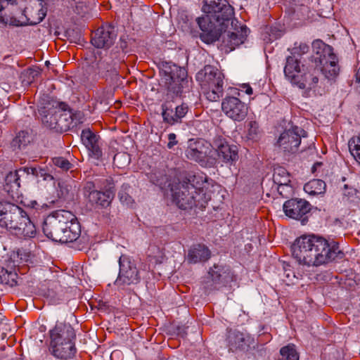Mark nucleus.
<instances>
[{
  "mask_svg": "<svg viewBox=\"0 0 360 360\" xmlns=\"http://www.w3.org/2000/svg\"><path fill=\"white\" fill-rule=\"evenodd\" d=\"M292 257L302 265L320 266L333 260L338 252V244L329 243L322 236L304 234L297 237L290 246Z\"/></svg>",
  "mask_w": 360,
  "mask_h": 360,
  "instance_id": "nucleus-1",
  "label": "nucleus"
},
{
  "mask_svg": "<svg viewBox=\"0 0 360 360\" xmlns=\"http://www.w3.org/2000/svg\"><path fill=\"white\" fill-rule=\"evenodd\" d=\"M202 11L207 15L197 19L200 28L204 32L200 38L207 43L212 42L215 40L210 34L214 25L212 20L222 25L232 18L234 10L226 0H204Z\"/></svg>",
  "mask_w": 360,
  "mask_h": 360,
  "instance_id": "nucleus-2",
  "label": "nucleus"
},
{
  "mask_svg": "<svg viewBox=\"0 0 360 360\" xmlns=\"http://www.w3.org/2000/svg\"><path fill=\"white\" fill-rule=\"evenodd\" d=\"M173 201L182 210L197 207H205L210 199L203 189L195 187L191 180L180 182L175 189H172Z\"/></svg>",
  "mask_w": 360,
  "mask_h": 360,
  "instance_id": "nucleus-3",
  "label": "nucleus"
},
{
  "mask_svg": "<svg viewBox=\"0 0 360 360\" xmlns=\"http://www.w3.org/2000/svg\"><path fill=\"white\" fill-rule=\"evenodd\" d=\"M195 79L208 101H217L222 96L224 75L216 67L205 65L197 72Z\"/></svg>",
  "mask_w": 360,
  "mask_h": 360,
  "instance_id": "nucleus-4",
  "label": "nucleus"
},
{
  "mask_svg": "<svg viewBox=\"0 0 360 360\" xmlns=\"http://www.w3.org/2000/svg\"><path fill=\"white\" fill-rule=\"evenodd\" d=\"M312 46L316 50L314 66L316 70L328 79L335 78L339 74L340 67L338 58L333 52V48L321 40H315Z\"/></svg>",
  "mask_w": 360,
  "mask_h": 360,
  "instance_id": "nucleus-5",
  "label": "nucleus"
},
{
  "mask_svg": "<svg viewBox=\"0 0 360 360\" xmlns=\"http://www.w3.org/2000/svg\"><path fill=\"white\" fill-rule=\"evenodd\" d=\"M120 271L114 284L119 289L127 285H135L140 282L139 271L129 257L122 255L119 259Z\"/></svg>",
  "mask_w": 360,
  "mask_h": 360,
  "instance_id": "nucleus-6",
  "label": "nucleus"
},
{
  "mask_svg": "<svg viewBox=\"0 0 360 360\" xmlns=\"http://www.w3.org/2000/svg\"><path fill=\"white\" fill-rule=\"evenodd\" d=\"M25 212L18 205L8 202H0V226L6 229H16L18 221Z\"/></svg>",
  "mask_w": 360,
  "mask_h": 360,
  "instance_id": "nucleus-7",
  "label": "nucleus"
},
{
  "mask_svg": "<svg viewBox=\"0 0 360 360\" xmlns=\"http://www.w3.org/2000/svg\"><path fill=\"white\" fill-rule=\"evenodd\" d=\"M221 109L227 117L236 122L243 121L248 112L247 105L235 96L225 97L221 102Z\"/></svg>",
  "mask_w": 360,
  "mask_h": 360,
  "instance_id": "nucleus-8",
  "label": "nucleus"
},
{
  "mask_svg": "<svg viewBox=\"0 0 360 360\" xmlns=\"http://www.w3.org/2000/svg\"><path fill=\"white\" fill-rule=\"evenodd\" d=\"M304 134L305 131L302 129L293 127L281 134L276 144L285 152L295 153L297 150L301 143V137L304 136Z\"/></svg>",
  "mask_w": 360,
  "mask_h": 360,
  "instance_id": "nucleus-9",
  "label": "nucleus"
},
{
  "mask_svg": "<svg viewBox=\"0 0 360 360\" xmlns=\"http://www.w3.org/2000/svg\"><path fill=\"white\" fill-rule=\"evenodd\" d=\"M49 341L76 345V332L70 323L56 322L49 331Z\"/></svg>",
  "mask_w": 360,
  "mask_h": 360,
  "instance_id": "nucleus-10",
  "label": "nucleus"
},
{
  "mask_svg": "<svg viewBox=\"0 0 360 360\" xmlns=\"http://www.w3.org/2000/svg\"><path fill=\"white\" fill-rule=\"evenodd\" d=\"M213 148L215 150L217 158L219 161L232 165L238 158V148L236 146L230 145L225 139L217 138L213 142Z\"/></svg>",
  "mask_w": 360,
  "mask_h": 360,
  "instance_id": "nucleus-11",
  "label": "nucleus"
},
{
  "mask_svg": "<svg viewBox=\"0 0 360 360\" xmlns=\"http://www.w3.org/2000/svg\"><path fill=\"white\" fill-rule=\"evenodd\" d=\"M94 187L93 183L88 182L84 187L85 192H89L88 198L90 202L97 207L106 208L109 207L115 197V191L109 188L104 191L92 190ZM86 195V193H85Z\"/></svg>",
  "mask_w": 360,
  "mask_h": 360,
  "instance_id": "nucleus-12",
  "label": "nucleus"
},
{
  "mask_svg": "<svg viewBox=\"0 0 360 360\" xmlns=\"http://www.w3.org/2000/svg\"><path fill=\"white\" fill-rule=\"evenodd\" d=\"M209 150L208 143L203 139H191L185 151L186 158L198 162H204Z\"/></svg>",
  "mask_w": 360,
  "mask_h": 360,
  "instance_id": "nucleus-13",
  "label": "nucleus"
},
{
  "mask_svg": "<svg viewBox=\"0 0 360 360\" xmlns=\"http://www.w3.org/2000/svg\"><path fill=\"white\" fill-rule=\"evenodd\" d=\"M311 210V205L303 199L292 198L283 204V211L286 216L294 219H301Z\"/></svg>",
  "mask_w": 360,
  "mask_h": 360,
  "instance_id": "nucleus-14",
  "label": "nucleus"
},
{
  "mask_svg": "<svg viewBox=\"0 0 360 360\" xmlns=\"http://www.w3.org/2000/svg\"><path fill=\"white\" fill-rule=\"evenodd\" d=\"M116 35L110 26H101L98 28L91 37V42L98 49L109 48L115 41Z\"/></svg>",
  "mask_w": 360,
  "mask_h": 360,
  "instance_id": "nucleus-15",
  "label": "nucleus"
},
{
  "mask_svg": "<svg viewBox=\"0 0 360 360\" xmlns=\"http://www.w3.org/2000/svg\"><path fill=\"white\" fill-rule=\"evenodd\" d=\"M208 274L212 281L219 286H227L236 281V276L229 266L214 264Z\"/></svg>",
  "mask_w": 360,
  "mask_h": 360,
  "instance_id": "nucleus-16",
  "label": "nucleus"
},
{
  "mask_svg": "<svg viewBox=\"0 0 360 360\" xmlns=\"http://www.w3.org/2000/svg\"><path fill=\"white\" fill-rule=\"evenodd\" d=\"M49 352L57 359L70 360L75 357L77 349L75 345L49 341Z\"/></svg>",
  "mask_w": 360,
  "mask_h": 360,
  "instance_id": "nucleus-17",
  "label": "nucleus"
},
{
  "mask_svg": "<svg viewBox=\"0 0 360 360\" xmlns=\"http://www.w3.org/2000/svg\"><path fill=\"white\" fill-rule=\"evenodd\" d=\"M100 136L90 129H84L81 133V141L87 149L89 154L98 160L102 156V150L99 146Z\"/></svg>",
  "mask_w": 360,
  "mask_h": 360,
  "instance_id": "nucleus-18",
  "label": "nucleus"
},
{
  "mask_svg": "<svg viewBox=\"0 0 360 360\" xmlns=\"http://www.w3.org/2000/svg\"><path fill=\"white\" fill-rule=\"evenodd\" d=\"M319 70H316L314 65L307 68V71L301 75L295 82L293 85L306 91L314 90L319 83Z\"/></svg>",
  "mask_w": 360,
  "mask_h": 360,
  "instance_id": "nucleus-19",
  "label": "nucleus"
},
{
  "mask_svg": "<svg viewBox=\"0 0 360 360\" xmlns=\"http://www.w3.org/2000/svg\"><path fill=\"white\" fill-rule=\"evenodd\" d=\"M58 107L63 110V115H65L64 119V131L70 128L77 127L84 121V115L82 111H72L68 109V105L63 102L58 103Z\"/></svg>",
  "mask_w": 360,
  "mask_h": 360,
  "instance_id": "nucleus-20",
  "label": "nucleus"
},
{
  "mask_svg": "<svg viewBox=\"0 0 360 360\" xmlns=\"http://www.w3.org/2000/svg\"><path fill=\"white\" fill-rule=\"evenodd\" d=\"M56 103V108L53 111L49 112L42 118L43 124L49 128L64 130V119L65 115H63V110L58 107V103Z\"/></svg>",
  "mask_w": 360,
  "mask_h": 360,
  "instance_id": "nucleus-21",
  "label": "nucleus"
},
{
  "mask_svg": "<svg viewBox=\"0 0 360 360\" xmlns=\"http://www.w3.org/2000/svg\"><path fill=\"white\" fill-rule=\"evenodd\" d=\"M211 252L209 248L203 244L193 245L188 250L187 261L191 264L203 262L208 260Z\"/></svg>",
  "mask_w": 360,
  "mask_h": 360,
  "instance_id": "nucleus-22",
  "label": "nucleus"
},
{
  "mask_svg": "<svg viewBox=\"0 0 360 360\" xmlns=\"http://www.w3.org/2000/svg\"><path fill=\"white\" fill-rule=\"evenodd\" d=\"M43 232L45 236L53 241L59 242L60 237L63 233V228L60 226L59 222L51 216L48 217L43 224Z\"/></svg>",
  "mask_w": 360,
  "mask_h": 360,
  "instance_id": "nucleus-23",
  "label": "nucleus"
},
{
  "mask_svg": "<svg viewBox=\"0 0 360 360\" xmlns=\"http://www.w3.org/2000/svg\"><path fill=\"white\" fill-rule=\"evenodd\" d=\"M300 64V60L295 56H290L286 58L284 74L292 84L300 77L301 68Z\"/></svg>",
  "mask_w": 360,
  "mask_h": 360,
  "instance_id": "nucleus-24",
  "label": "nucleus"
},
{
  "mask_svg": "<svg viewBox=\"0 0 360 360\" xmlns=\"http://www.w3.org/2000/svg\"><path fill=\"white\" fill-rule=\"evenodd\" d=\"M16 234L25 238H32L36 235L37 231L34 224L30 221L25 212L21 219L18 221L16 229Z\"/></svg>",
  "mask_w": 360,
  "mask_h": 360,
  "instance_id": "nucleus-25",
  "label": "nucleus"
},
{
  "mask_svg": "<svg viewBox=\"0 0 360 360\" xmlns=\"http://www.w3.org/2000/svg\"><path fill=\"white\" fill-rule=\"evenodd\" d=\"M304 191L309 195H323L326 191V184L321 179H312L304 184Z\"/></svg>",
  "mask_w": 360,
  "mask_h": 360,
  "instance_id": "nucleus-26",
  "label": "nucleus"
},
{
  "mask_svg": "<svg viewBox=\"0 0 360 360\" xmlns=\"http://www.w3.org/2000/svg\"><path fill=\"white\" fill-rule=\"evenodd\" d=\"M80 226L77 221L70 224V226L63 229L59 242L61 243H71L76 240L80 235Z\"/></svg>",
  "mask_w": 360,
  "mask_h": 360,
  "instance_id": "nucleus-27",
  "label": "nucleus"
},
{
  "mask_svg": "<svg viewBox=\"0 0 360 360\" xmlns=\"http://www.w3.org/2000/svg\"><path fill=\"white\" fill-rule=\"evenodd\" d=\"M51 217L57 219L63 230L69 227L70 224L77 221V217L72 212L64 210L54 212Z\"/></svg>",
  "mask_w": 360,
  "mask_h": 360,
  "instance_id": "nucleus-28",
  "label": "nucleus"
},
{
  "mask_svg": "<svg viewBox=\"0 0 360 360\" xmlns=\"http://www.w3.org/2000/svg\"><path fill=\"white\" fill-rule=\"evenodd\" d=\"M228 342L231 351L236 352L238 349H242L245 345L244 335L238 331L229 333L228 335Z\"/></svg>",
  "mask_w": 360,
  "mask_h": 360,
  "instance_id": "nucleus-29",
  "label": "nucleus"
},
{
  "mask_svg": "<svg viewBox=\"0 0 360 360\" xmlns=\"http://www.w3.org/2000/svg\"><path fill=\"white\" fill-rule=\"evenodd\" d=\"M180 77L177 79L176 82L174 80V77L172 76V79L174 80V83H175L177 86H174L171 84L169 86V91H172L174 94L176 96H180L183 92V89L185 87H188L189 81L187 79V73L184 69H179Z\"/></svg>",
  "mask_w": 360,
  "mask_h": 360,
  "instance_id": "nucleus-30",
  "label": "nucleus"
},
{
  "mask_svg": "<svg viewBox=\"0 0 360 360\" xmlns=\"http://www.w3.org/2000/svg\"><path fill=\"white\" fill-rule=\"evenodd\" d=\"M245 41V37L243 34H238L235 32H231L227 34V37L223 39V43L229 51H233L236 46L243 44Z\"/></svg>",
  "mask_w": 360,
  "mask_h": 360,
  "instance_id": "nucleus-31",
  "label": "nucleus"
},
{
  "mask_svg": "<svg viewBox=\"0 0 360 360\" xmlns=\"http://www.w3.org/2000/svg\"><path fill=\"white\" fill-rule=\"evenodd\" d=\"M281 357L277 360H299V354L293 344L283 347L280 350Z\"/></svg>",
  "mask_w": 360,
  "mask_h": 360,
  "instance_id": "nucleus-32",
  "label": "nucleus"
},
{
  "mask_svg": "<svg viewBox=\"0 0 360 360\" xmlns=\"http://www.w3.org/2000/svg\"><path fill=\"white\" fill-rule=\"evenodd\" d=\"M31 141V136L28 131L22 130L19 131L12 141V146L21 148L26 146Z\"/></svg>",
  "mask_w": 360,
  "mask_h": 360,
  "instance_id": "nucleus-33",
  "label": "nucleus"
},
{
  "mask_svg": "<svg viewBox=\"0 0 360 360\" xmlns=\"http://www.w3.org/2000/svg\"><path fill=\"white\" fill-rule=\"evenodd\" d=\"M349 150L354 158L359 161L360 158V135L352 136L348 141Z\"/></svg>",
  "mask_w": 360,
  "mask_h": 360,
  "instance_id": "nucleus-34",
  "label": "nucleus"
},
{
  "mask_svg": "<svg viewBox=\"0 0 360 360\" xmlns=\"http://www.w3.org/2000/svg\"><path fill=\"white\" fill-rule=\"evenodd\" d=\"M273 179L275 182L280 185H286L290 182L288 173L282 167L274 169Z\"/></svg>",
  "mask_w": 360,
  "mask_h": 360,
  "instance_id": "nucleus-35",
  "label": "nucleus"
},
{
  "mask_svg": "<svg viewBox=\"0 0 360 360\" xmlns=\"http://www.w3.org/2000/svg\"><path fill=\"white\" fill-rule=\"evenodd\" d=\"M247 138L250 140L257 141L260 136L259 124L255 121H250L248 124Z\"/></svg>",
  "mask_w": 360,
  "mask_h": 360,
  "instance_id": "nucleus-36",
  "label": "nucleus"
},
{
  "mask_svg": "<svg viewBox=\"0 0 360 360\" xmlns=\"http://www.w3.org/2000/svg\"><path fill=\"white\" fill-rule=\"evenodd\" d=\"M130 187L128 185H123L118 193V197L122 203L126 205H132L134 202L133 198L129 194Z\"/></svg>",
  "mask_w": 360,
  "mask_h": 360,
  "instance_id": "nucleus-37",
  "label": "nucleus"
},
{
  "mask_svg": "<svg viewBox=\"0 0 360 360\" xmlns=\"http://www.w3.org/2000/svg\"><path fill=\"white\" fill-rule=\"evenodd\" d=\"M162 115L165 122L168 123L169 124L171 125L175 124L176 122H178L175 114L173 115V110L169 109L167 103L162 104Z\"/></svg>",
  "mask_w": 360,
  "mask_h": 360,
  "instance_id": "nucleus-38",
  "label": "nucleus"
},
{
  "mask_svg": "<svg viewBox=\"0 0 360 360\" xmlns=\"http://www.w3.org/2000/svg\"><path fill=\"white\" fill-rule=\"evenodd\" d=\"M129 162V155L126 153H118L115 155L113 164L119 168L124 167Z\"/></svg>",
  "mask_w": 360,
  "mask_h": 360,
  "instance_id": "nucleus-39",
  "label": "nucleus"
},
{
  "mask_svg": "<svg viewBox=\"0 0 360 360\" xmlns=\"http://www.w3.org/2000/svg\"><path fill=\"white\" fill-rule=\"evenodd\" d=\"M52 162L55 166L59 167L63 171H68L72 166V165L67 159L63 157L54 158L52 159Z\"/></svg>",
  "mask_w": 360,
  "mask_h": 360,
  "instance_id": "nucleus-40",
  "label": "nucleus"
},
{
  "mask_svg": "<svg viewBox=\"0 0 360 360\" xmlns=\"http://www.w3.org/2000/svg\"><path fill=\"white\" fill-rule=\"evenodd\" d=\"M2 270V278L1 283H5L6 284L9 285L10 286H13L17 284V281L15 278H17L16 274H13L11 272L8 273L7 271Z\"/></svg>",
  "mask_w": 360,
  "mask_h": 360,
  "instance_id": "nucleus-41",
  "label": "nucleus"
},
{
  "mask_svg": "<svg viewBox=\"0 0 360 360\" xmlns=\"http://www.w3.org/2000/svg\"><path fill=\"white\" fill-rule=\"evenodd\" d=\"M309 50V46L306 43L295 44V46L292 50V56H302L307 53Z\"/></svg>",
  "mask_w": 360,
  "mask_h": 360,
  "instance_id": "nucleus-42",
  "label": "nucleus"
},
{
  "mask_svg": "<svg viewBox=\"0 0 360 360\" xmlns=\"http://www.w3.org/2000/svg\"><path fill=\"white\" fill-rule=\"evenodd\" d=\"M35 14L36 16L27 17V24L31 25L39 24L46 16V12L42 8L38 10L37 13L35 12Z\"/></svg>",
  "mask_w": 360,
  "mask_h": 360,
  "instance_id": "nucleus-43",
  "label": "nucleus"
},
{
  "mask_svg": "<svg viewBox=\"0 0 360 360\" xmlns=\"http://www.w3.org/2000/svg\"><path fill=\"white\" fill-rule=\"evenodd\" d=\"M6 181L8 184H14L16 186H20V179L18 172H11L6 178Z\"/></svg>",
  "mask_w": 360,
  "mask_h": 360,
  "instance_id": "nucleus-44",
  "label": "nucleus"
},
{
  "mask_svg": "<svg viewBox=\"0 0 360 360\" xmlns=\"http://www.w3.org/2000/svg\"><path fill=\"white\" fill-rule=\"evenodd\" d=\"M188 112V106L182 104L176 107L175 115L177 118V121L179 122L182 117H184Z\"/></svg>",
  "mask_w": 360,
  "mask_h": 360,
  "instance_id": "nucleus-45",
  "label": "nucleus"
},
{
  "mask_svg": "<svg viewBox=\"0 0 360 360\" xmlns=\"http://www.w3.org/2000/svg\"><path fill=\"white\" fill-rule=\"evenodd\" d=\"M176 136L174 133H170L168 134V143L167 148L169 149H172L174 146L177 144V141L176 140Z\"/></svg>",
  "mask_w": 360,
  "mask_h": 360,
  "instance_id": "nucleus-46",
  "label": "nucleus"
},
{
  "mask_svg": "<svg viewBox=\"0 0 360 360\" xmlns=\"http://www.w3.org/2000/svg\"><path fill=\"white\" fill-rule=\"evenodd\" d=\"M240 91H244L245 94H247L248 95L252 94V92H253L252 87L249 84H243L240 86Z\"/></svg>",
  "mask_w": 360,
  "mask_h": 360,
  "instance_id": "nucleus-47",
  "label": "nucleus"
},
{
  "mask_svg": "<svg viewBox=\"0 0 360 360\" xmlns=\"http://www.w3.org/2000/svg\"><path fill=\"white\" fill-rule=\"evenodd\" d=\"M300 10L302 11V12L303 13L306 14L307 16L308 17V14L309 13V8L307 6H302L300 8Z\"/></svg>",
  "mask_w": 360,
  "mask_h": 360,
  "instance_id": "nucleus-48",
  "label": "nucleus"
},
{
  "mask_svg": "<svg viewBox=\"0 0 360 360\" xmlns=\"http://www.w3.org/2000/svg\"><path fill=\"white\" fill-rule=\"evenodd\" d=\"M356 81L359 84V88H360V68L358 69L356 74Z\"/></svg>",
  "mask_w": 360,
  "mask_h": 360,
  "instance_id": "nucleus-49",
  "label": "nucleus"
},
{
  "mask_svg": "<svg viewBox=\"0 0 360 360\" xmlns=\"http://www.w3.org/2000/svg\"><path fill=\"white\" fill-rule=\"evenodd\" d=\"M31 169V172L33 175H35V176H38L39 174H38V169L37 168H34V167H32L30 168Z\"/></svg>",
  "mask_w": 360,
  "mask_h": 360,
  "instance_id": "nucleus-50",
  "label": "nucleus"
},
{
  "mask_svg": "<svg viewBox=\"0 0 360 360\" xmlns=\"http://www.w3.org/2000/svg\"><path fill=\"white\" fill-rule=\"evenodd\" d=\"M153 184H159L160 185L162 183L160 182L159 179H157L156 181H153Z\"/></svg>",
  "mask_w": 360,
  "mask_h": 360,
  "instance_id": "nucleus-51",
  "label": "nucleus"
},
{
  "mask_svg": "<svg viewBox=\"0 0 360 360\" xmlns=\"http://www.w3.org/2000/svg\"><path fill=\"white\" fill-rule=\"evenodd\" d=\"M118 354V352L117 351H114L112 354H111V358H112L115 354Z\"/></svg>",
  "mask_w": 360,
  "mask_h": 360,
  "instance_id": "nucleus-52",
  "label": "nucleus"
},
{
  "mask_svg": "<svg viewBox=\"0 0 360 360\" xmlns=\"http://www.w3.org/2000/svg\"><path fill=\"white\" fill-rule=\"evenodd\" d=\"M24 12H25V13H27L28 11H27V10H25ZM25 15L27 16V14H25Z\"/></svg>",
  "mask_w": 360,
  "mask_h": 360,
  "instance_id": "nucleus-53",
  "label": "nucleus"
},
{
  "mask_svg": "<svg viewBox=\"0 0 360 360\" xmlns=\"http://www.w3.org/2000/svg\"><path fill=\"white\" fill-rule=\"evenodd\" d=\"M344 188H347V185H346V184H345V185L344 186Z\"/></svg>",
  "mask_w": 360,
  "mask_h": 360,
  "instance_id": "nucleus-54",
  "label": "nucleus"
},
{
  "mask_svg": "<svg viewBox=\"0 0 360 360\" xmlns=\"http://www.w3.org/2000/svg\"><path fill=\"white\" fill-rule=\"evenodd\" d=\"M359 164L360 165V158H359V161H357Z\"/></svg>",
  "mask_w": 360,
  "mask_h": 360,
  "instance_id": "nucleus-55",
  "label": "nucleus"
}]
</instances>
